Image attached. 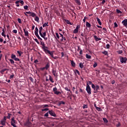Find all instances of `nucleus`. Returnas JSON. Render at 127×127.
<instances>
[{"instance_id":"f03ea898","label":"nucleus","mask_w":127,"mask_h":127,"mask_svg":"<svg viewBox=\"0 0 127 127\" xmlns=\"http://www.w3.org/2000/svg\"><path fill=\"white\" fill-rule=\"evenodd\" d=\"M86 90L87 93L88 94V95H91V87H90V85L88 83L86 84Z\"/></svg>"},{"instance_id":"393cba45","label":"nucleus","mask_w":127,"mask_h":127,"mask_svg":"<svg viewBox=\"0 0 127 127\" xmlns=\"http://www.w3.org/2000/svg\"><path fill=\"white\" fill-rule=\"evenodd\" d=\"M5 122L4 120H1L0 123L2 126H5Z\"/></svg>"},{"instance_id":"bf43d9fd","label":"nucleus","mask_w":127,"mask_h":127,"mask_svg":"<svg viewBox=\"0 0 127 127\" xmlns=\"http://www.w3.org/2000/svg\"><path fill=\"white\" fill-rule=\"evenodd\" d=\"M14 60H15V61H19V59H18L17 58H15L14 59Z\"/></svg>"},{"instance_id":"0e129e2a","label":"nucleus","mask_w":127,"mask_h":127,"mask_svg":"<svg viewBox=\"0 0 127 127\" xmlns=\"http://www.w3.org/2000/svg\"><path fill=\"white\" fill-rule=\"evenodd\" d=\"M96 110L98 111V112H100V111H101V108L96 107Z\"/></svg>"},{"instance_id":"aec40b11","label":"nucleus","mask_w":127,"mask_h":127,"mask_svg":"<svg viewBox=\"0 0 127 127\" xmlns=\"http://www.w3.org/2000/svg\"><path fill=\"white\" fill-rule=\"evenodd\" d=\"M23 31L25 33V36H28V31H26L25 29H23Z\"/></svg>"},{"instance_id":"4d7b16f0","label":"nucleus","mask_w":127,"mask_h":127,"mask_svg":"<svg viewBox=\"0 0 127 127\" xmlns=\"http://www.w3.org/2000/svg\"><path fill=\"white\" fill-rule=\"evenodd\" d=\"M118 53V54H123V51H119Z\"/></svg>"},{"instance_id":"3c124183","label":"nucleus","mask_w":127,"mask_h":127,"mask_svg":"<svg viewBox=\"0 0 127 127\" xmlns=\"http://www.w3.org/2000/svg\"><path fill=\"white\" fill-rule=\"evenodd\" d=\"M55 94L56 95H59V94H61V92L60 91H56Z\"/></svg>"},{"instance_id":"6ab92c4d","label":"nucleus","mask_w":127,"mask_h":127,"mask_svg":"<svg viewBox=\"0 0 127 127\" xmlns=\"http://www.w3.org/2000/svg\"><path fill=\"white\" fill-rule=\"evenodd\" d=\"M96 19H97V21L99 23V25H102V22H101L100 18L97 17Z\"/></svg>"},{"instance_id":"b1692460","label":"nucleus","mask_w":127,"mask_h":127,"mask_svg":"<svg viewBox=\"0 0 127 127\" xmlns=\"http://www.w3.org/2000/svg\"><path fill=\"white\" fill-rule=\"evenodd\" d=\"M35 35L37 37L38 39L41 40V41H42V38H41L40 36H39V35H38V34H35Z\"/></svg>"},{"instance_id":"7c9ffc66","label":"nucleus","mask_w":127,"mask_h":127,"mask_svg":"<svg viewBox=\"0 0 127 127\" xmlns=\"http://www.w3.org/2000/svg\"><path fill=\"white\" fill-rule=\"evenodd\" d=\"M61 105H65V102H64V101H60L59 103V106H60Z\"/></svg>"},{"instance_id":"58836bf2","label":"nucleus","mask_w":127,"mask_h":127,"mask_svg":"<svg viewBox=\"0 0 127 127\" xmlns=\"http://www.w3.org/2000/svg\"><path fill=\"white\" fill-rule=\"evenodd\" d=\"M98 66V64H97V63L95 62L94 64L93 65V67L94 68H96V67H97Z\"/></svg>"},{"instance_id":"9b49d317","label":"nucleus","mask_w":127,"mask_h":127,"mask_svg":"<svg viewBox=\"0 0 127 127\" xmlns=\"http://www.w3.org/2000/svg\"><path fill=\"white\" fill-rule=\"evenodd\" d=\"M25 125L27 127H31V126H32V124H31V123H30V122H29V121H28L26 122V123H25Z\"/></svg>"},{"instance_id":"69168bd1","label":"nucleus","mask_w":127,"mask_h":127,"mask_svg":"<svg viewBox=\"0 0 127 127\" xmlns=\"http://www.w3.org/2000/svg\"><path fill=\"white\" fill-rule=\"evenodd\" d=\"M20 3H21L22 5L24 4V2L23 0H20Z\"/></svg>"},{"instance_id":"49530a36","label":"nucleus","mask_w":127,"mask_h":127,"mask_svg":"<svg viewBox=\"0 0 127 127\" xmlns=\"http://www.w3.org/2000/svg\"><path fill=\"white\" fill-rule=\"evenodd\" d=\"M44 111H49V108H45L44 109H42V112H44Z\"/></svg>"},{"instance_id":"6e6d98bb","label":"nucleus","mask_w":127,"mask_h":127,"mask_svg":"<svg viewBox=\"0 0 127 127\" xmlns=\"http://www.w3.org/2000/svg\"><path fill=\"white\" fill-rule=\"evenodd\" d=\"M75 72L78 74V75H80V71L78 70V69H75Z\"/></svg>"},{"instance_id":"f704fd0d","label":"nucleus","mask_w":127,"mask_h":127,"mask_svg":"<svg viewBox=\"0 0 127 127\" xmlns=\"http://www.w3.org/2000/svg\"><path fill=\"white\" fill-rule=\"evenodd\" d=\"M17 53L18 54H19V56H21V54H23V53H22V52H20L19 51H17Z\"/></svg>"},{"instance_id":"e433bc0d","label":"nucleus","mask_w":127,"mask_h":127,"mask_svg":"<svg viewBox=\"0 0 127 127\" xmlns=\"http://www.w3.org/2000/svg\"><path fill=\"white\" fill-rule=\"evenodd\" d=\"M53 91L55 94L56 92H57V88L56 87H54L53 89Z\"/></svg>"},{"instance_id":"72a5a7b5","label":"nucleus","mask_w":127,"mask_h":127,"mask_svg":"<svg viewBox=\"0 0 127 127\" xmlns=\"http://www.w3.org/2000/svg\"><path fill=\"white\" fill-rule=\"evenodd\" d=\"M86 57L87 59H91V58H92V57H91V56H90L88 54L86 55Z\"/></svg>"},{"instance_id":"ea45409f","label":"nucleus","mask_w":127,"mask_h":127,"mask_svg":"<svg viewBox=\"0 0 127 127\" xmlns=\"http://www.w3.org/2000/svg\"><path fill=\"white\" fill-rule=\"evenodd\" d=\"M9 61H10V63H11V64H14V61L12 59H10Z\"/></svg>"},{"instance_id":"c85d7f7f","label":"nucleus","mask_w":127,"mask_h":127,"mask_svg":"<svg viewBox=\"0 0 127 127\" xmlns=\"http://www.w3.org/2000/svg\"><path fill=\"white\" fill-rule=\"evenodd\" d=\"M35 21H37V22H39V17L37 16H35Z\"/></svg>"},{"instance_id":"cd10ccee","label":"nucleus","mask_w":127,"mask_h":127,"mask_svg":"<svg viewBox=\"0 0 127 127\" xmlns=\"http://www.w3.org/2000/svg\"><path fill=\"white\" fill-rule=\"evenodd\" d=\"M79 67L81 68V69H83L84 68V65L83 64V63H79Z\"/></svg>"},{"instance_id":"9d476101","label":"nucleus","mask_w":127,"mask_h":127,"mask_svg":"<svg viewBox=\"0 0 127 127\" xmlns=\"http://www.w3.org/2000/svg\"><path fill=\"white\" fill-rule=\"evenodd\" d=\"M52 72L53 75H54L55 77H56V73L57 72V70H56V69H53L52 70Z\"/></svg>"},{"instance_id":"4c0bfd02","label":"nucleus","mask_w":127,"mask_h":127,"mask_svg":"<svg viewBox=\"0 0 127 127\" xmlns=\"http://www.w3.org/2000/svg\"><path fill=\"white\" fill-rule=\"evenodd\" d=\"M46 26H48V22H47V23H45L43 25V27H46Z\"/></svg>"},{"instance_id":"1a4fd4ad","label":"nucleus","mask_w":127,"mask_h":127,"mask_svg":"<svg viewBox=\"0 0 127 127\" xmlns=\"http://www.w3.org/2000/svg\"><path fill=\"white\" fill-rule=\"evenodd\" d=\"M48 113L52 117H56V114H55V112H54V111H53V110H50V111H49Z\"/></svg>"},{"instance_id":"412c9836","label":"nucleus","mask_w":127,"mask_h":127,"mask_svg":"<svg viewBox=\"0 0 127 127\" xmlns=\"http://www.w3.org/2000/svg\"><path fill=\"white\" fill-rule=\"evenodd\" d=\"M64 21L66 22L67 24H69L70 25H72L71 22H70L68 20L64 19Z\"/></svg>"},{"instance_id":"a211bd4d","label":"nucleus","mask_w":127,"mask_h":127,"mask_svg":"<svg viewBox=\"0 0 127 127\" xmlns=\"http://www.w3.org/2000/svg\"><path fill=\"white\" fill-rule=\"evenodd\" d=\"M74 0L76 3H77V4H78V5H81V1H80V0Z\"/></svg>"},{"instance_id":"680f3d73","label":"nucleus","mask_w":127,"mask_h":127,"mask_svg":"<svg viewBox=\"0 0 127 127\" xmlns=\"http://www.w3.org/2000/svg\"><path fill=\"white\" fill-rule=\"evenodd\" d=\"M12 32H13V33L16 34V33H17V30H13L12 31Z\"/></svg>"},{"instance_id":"864d4df0","label":"nucleus","mask_w":127,"mask_h":127,"mask_svg":"<svg viewBox=\"0 0 127 127\" xmlns=\"http://www.w3.org/2000/svg\"><path fill=\"white\" fill-rule=\"evenodd\" d=\"M24 9H26V10L28 9V6L27 5L24 6Z\"/></svg>"},{"instance_id":"2eb2a0df","label":"nucleus","mask_w":127,"mask_h":127,"mask_svg":"<svg viewBox=\"0 0 127 127\" xmlns=\"http://www.w3.org/2000/svg\"><path fill=\"white\" fill-rule=\"evenodd\" d=\"M49 68H50V64H49V63H48L45 66V68L46 69V70H48Z\"/></svg>"},{"instance_id":"bb28decb","label":"nucleus","mask_w":127,"mask_h":127,"mask_svg":"<svg viewBox=\"0 0 127 127\" xmlns=\"http://www.w3.org/2000/svg\"><path fill=\"white\" fill-rule=\"evenodd\" d=\"M103 122L105 124H108V120L106 118H103Z\"/></svg>"},{"instance_id":"e2e57ef3","label":"nucleus","mask_w":127,"mask_h":127,"mask_svg":"<svg viewBox=\"0 0 127 127\" xmlns=\"http://www.w3.org/2000/svg\"><path fill=\"white\" fill-rule=\"evenodd\" d=\"M38 60H35L34 62V63H35V64H36L37 63H38Z\"/></svg>"},{"instance_id":"603ef678","label":"nucleus","mask_w":127,"mask_h":127,"mask_svg":"<svg viewBox=\"0 0 127 127\" xmlns=\"http://www.w3.org/2000/svg\"><path fill=\"white\" fill-rule=\"evenodd\" d=\"M65 90H66V91H67L68 92H70V89L68 88V87H65Z\"/></svg>"},{"instance_id":"a878e982","label":"nucleus","mask_w":127,"mask_h":127,"mask_svg":"<svg viewBox=\"0 0 127 127\" xmlns=\"http://www.w3.org/2000/svg\"><path fill=\"white\" fill-rule=\"evenodd\" d=\"M49 80L52 83H54V81H53V78L51 75H49Z\"/></svg>"},{"instance_id":"2f4dec72","label":"nucleus","mask_w":127,"mask_h":127,"mask_svg":"<svg viewBox=\"0 0 127 127\" xmlns=\"http://www.w3.org/2000/svg\"><path fill=\"white\" fill-rule=\"evenodd\" d=\"M35 34H38V28L37 27L35 28Z\"/></svg>"},{"instance_id":"f257e3e1","label":"nucleus","mask_w":127,"mask_h":127,"mask_svg":"<svg viewBox=\"0 0 127 127\" xmlns=\"http://www.w3.org/2000/svg\"><path fill=\"white\" fill-rule=\"evenodd\" d=\"M91 87L94 90L93 93H94V94H97V93L99 92L98 91L100 89V86H99V85H95L94 84H92Z\"/></svg>"},{"instance_id":"4be33fe9","label":"nucleus","mask_w":127,"mask_h":127,"mask_svg":"<svg viewBox=\"0 0 127 127\" xmlns=\"http://www.w3.org/2000/svg\"><path fill=\"white\" fill-rule=\"evenodd\" d=\"M56 35H54L55 38H56L57 39H59V38H60V36H59V34H58V33H56Z\"/></svg>"},{"instance_id":"5701e85b","label":"nucleus","mask_w":127,"mask_h":127,"mask_svg":"<svg viewBox=\"0 0 127 127\" xmlns=\"http://www.w3.org/2000/svg\"><path fill=\"white\" fill-rule=\"evenodd\" d=\"M86 26L90 28V27H91V24L88 22H86Z\"/></svg>"},{"instance_id":"20e7f679","label":"nucleus","mask_w":127,"mask_h":127,"mask_svg":"<svg viewBox=\"0 0 127 127\" xmlns=\"http://www.w3.org/2000/svg\"><path fill=\"white\" fill-rule=\"evenodd\" d=\"M14 124H16V121L14 120V117H12L11 119V125L13 127H16V125Z\"/></svg>"},{"instance_id":"c03bdc74","label":"nucleus","mask_w":127,"mask_h":127,"mask_svg":"<svg viewBox=\"0 0 127 127\" xmlns=\"http://www.w3.org/2000/svg\"><path fill=\"white\" fill-rule=\"evenodd\" d=\"M88 108V105H83V109H87Z\"/></svg>"},{"instance_id":"c756f323","label":"nucleus","mask_w":127,"mask_h":127,"mask_svg":"<svg viewBox=\"0 0 127 127\" xmlns=\"http://www.w3.org/2000/svg\"><path fill=\"white\" fill-rule=\"evenodd\" d=\"M43 29V28L42 27V26H41L39 28V34H41V33L42 32V30Z\"/></svg>"},{"instance_id":"6e6552de","label":"nucleus","mask_w":127,"mask_h":127,"mask_svg":"<svg viewBox=\"0 0 127 127\" xmlns=\"http://www.w3.org/2000/svg\"><path fill=\"white\" fill-rule=\"evenodd\" d=\"M43 51H44V52H45L46 54H50V53H51L50 51L48 50V47H46V48L43 49Z\"/></svg>"},{"instance_id":"de8ad7c7","label":"nucleus","mask_w":127,"mask_h":127,"mask_svg":"<svg viewBox=\"0 0 127 127\" xmlns=\"http://www.w3.org/2000/svg\"><path fill=\"white\" fill-rule=\"evenodd\" d=\"M50 55H51L52 58H54V59H55V58H54V56L53 55V53L51 52V53L50 54Z\"/></svg>"},{"instance_id":"ddd939ff","label":"nucleus","mask_w":127,"mask_h":127,"mask_svg":"<svg viewBox=\"0 0 127 127\" xmlns=\"http://www.w3.org/2000/svg\"><path fill=\"white\" fill-rule=\"evenodd\" d=\"M122 23L124 25V26H126L127 27V19H126L122 21Z\"/></svg>"},{"instance_id":"5fc2aeb1","label":"nucleus","mask_w":127,"mask_h":127,"mask_svg":"<svg viewBox=\"0 0 127 127\" xmlns=\"http://www.w3.org/2000/svg\"><path fill=\"white\" fill-rule=\"evenodd\" d=\"M106 48L107 49H110V44H108L106 45Z\"/></svg>"},{"instance_id":"c9c22d12","label":"nucleus","mask_w":127,"mask_h":127,"mask_svg":"<svg viewBox=\"0 0 127 127\" xmlns=\"http://www.w3.org/2000/svg\"><path fill=\"white\" fill-rule=\"evenodd\" d=\"M102 54H104V55H108V51H104V52H102Z\"/></svg>"},{"instance_id":"338daca9","label":"nucleus","mask_w":127,"mask_h":127,"mask_svg":"<svg viewBox=\"0 0 127 127\" xmlns=\"http://www.w3.org/2000/svg\"><path fill=\"white\" fill-rule=\"evenodd\" d=\"M48 116H49V115L48 114V112L45 114V115H44V117H48Z\"/></svg>"},{"instance_id":"a18cd8bd","label":"nucleus","mask_w":127,"mask_h":127,"mask_svg":"<svg viewBox=\"0 0 127 127\" xmlns=\"http://www.w3.org/2000/svg\"><path fill=\"white\" fill-rule=\"evenodd\" d=\"M29 80H31V82H32V83H33L34 81V79H33V78L31 77H29Z\"/></svg>"},{"instance_id":"0eeeda50","label":"nucleus","mask_w":127,"mask_h":127,"mask_svg":"<svg viewBox=\"0 0 127 127\" xmlns=\"http://www.w3.org/2000/svg\"><path fill=\"white\" fill-rule=\"evenodd\" d=\"M59 34L60 35V40L61 42H63V40H64V41H66V38H65V37H64V36L63 35V34H61V33H59Z\"/></svg>"},{"instance_id":"052dcab7","label":"nucleus","mask_w":127,"mask_h":127,"mask_svg":"<svg viewBox=\"0 0 127 127\" xmlns=\"http://www.w3.org/2000/svg\"><path fill=\"white\" fill-rule=\"evenodd\" d=\"M34 40H35V41L36 42H37V43L38 44H39V42H38V40H37V38L35 39Z\"/></svg>"},{"instance_id":"39448f33","label":"nucleus","mask_w":127,"mask_h":127,"mask_svg":"<svg viewBox=\"0 0 127 127\" xmlns=\"http://www.w3.org/2000/svg\"><path fill=\"white\" fill-rule=\"evenodd\" d=\"M80 25H77L76 27V28L73 30V33L74 34H76V33H78V32H79V28H80Z\"/></svg>"},{"instance_id":"4468645a","label":"nucleus","mask_w":127,"mask_h":127,"mask_svg":"<svg viewBox=\"0 0 127 127\" xmlns=\"http://www.w3.org/2000/svg\"><path fill=\"white\" fill-rule=\"evenodd\" d=\"M40 36H41L43 38H44V37H45V36H46V32H44L43 33L42 32L41 33V34H40Z\"/></svg>"},{"instance_id":"8fccbe9b","label":"nucleus","mask_w":127,"mask_h":127,"mask_svg":"<svg viewBox=\"0 0 127 127\" xmlns=\"http://www.w3.org/2000/svg\"><path fill=\"white\" fill-rule=\"evenodd\" d=\"M7 70V68H4V69H3L1 70V73H3V72H4V71H6Z\"/></svg>"},{"instance_id":"dca6fc26","label":"nucleus","mask_w":127,"mask_h":127,"mask_svg":"<svg viewBox=\"0 0 127 127\" xmlns=\"http://www.w3.org/2000/svg\"><path fill=\"white\" fill-rule=\"evenodd\" d=\"M93 37H94L95 41H99L102 39L100 38H98V37H97V36H95V35L93 36Z\"/></svg>"},{"instance_id":"774afa93","label":"nucleus","mask_w":127,"mask_h":127,"mask_svg":"<svg viewBox=\"0 0 127 127\" xmlns=\"http://www.w3.org/2000/svg\"><path fill=\"white\" fill-rule=\"evenodd\" d=\"M114 26H115V27H117L118 26V24H117L116 22L114 23Z\"/></svg>"},{"instance_id":"79ce46f5","label":"nucleus","mask_w":127,"mask_h":127,"mask_svg":"<svg viewBox=\"0 0 127 127\" xmlns=\"http://www.w3.org/2000/svg\"><path fill=\"white\" fill-rule=\"evenodd\" d=\"M116 11L117 13H122V11H120L119 9H116Z\"/></svg>"},{"instance_id":"13d9d810","label":"nucleus","mask_w":127,"mask_h":127,"mask_svg":"<svg viewBox=\"0 0 127 127\" xmlns=\"http://www.w3.org/2000/svg\"><path fill=\"white\" fill-rule=\"evenodd\" d=\"M14 77V74L11 75L9 77L10 79H12Z\"/></svg>"},{"instance_id":"f3484780","label":"nucleus","mask_w":127,"mask_h":127,"mask_svg":"<svg viewBox=\"0 0 127 127\" xmlns=\"http://www.w3.org/2000/svg\"><path fill=\"white\" fill-rule=\"evenodd\" d=\"M72 67H75L76 66V63L74 62V61H70Z\"/></svg>"},{"instance_id":"7ed1b4c3","label":"nucleus","mask_w":127,"mask_h":127,"mask_svg":"<svg viewBox=\"0 0 127 127\" xmlns=\"http://www.w3.org/2000/svg\"><path fill=\"white\" fill-rule=\"evenodd\" d=\"M120 62H121V63H125V64L127 63V57H120Z\"/></svg>"},{"instance_id":"37998d69","label":"nucleus","mask_w":127,"mask_h":127,"mask_svg":"<svg viewBox=\"0 0 127 127\" xmlns=\"http://www.w3.org/2000/svg\"><path fill=\"white\" fill-rule=\"evenodd\" d=\"M1 35H2V36H3V37H4V38H5V37L6 36V35H5V34H4V32H2L1 33Z\"/></svg>"},{"instance_id":"473e14b6","label":"nucleus","mask_w":127,"mask_h":127,"mask_svg":"<svg viewBox=\"0 0 127 127\" xmlns=\"http://www.w3.org/2000/svg\"><path fill=\"white\" fill-rule=\"evenodd\" d=\"M16 58V56H15V55H14V54H12L11 56V58L12 59H13V60H14L15 58Z\"/></svg>"},{"instance_id":"f8f14e48","label":"nucleus","mask_w":127,"mask_h":127,"mask_svg":"<svg viewBox=\"0 0 127 127\" xmlns=\"http://www.w3.org/2000/svg\"><path fill=\"white\" fill-rule=\"evenodd\" d=\"M40 45L42 46V49H44L46 47L45 46V43L44 42L40 41Z\"/></svg>"},{"instance_id":"423d86ee","label":"nucleus","mask_w":127,"mask_h":127,"mask_svg":"<svg viewBox=\"0 0 127 127\" xmlns=\"http://www.w3.org/2000/svg\"><path fill=\"white\" fill-rule=\"evenodd\" d=\"M26 13L27 14H30V16H32V17H35L36 16V14H35L34 12H32L31 11H27L26 12Z\"/></svg>"},{"instance_id":"09e8293b","label":"nucleus","mask_w":127,"mask_h":127,"mask_svg":"<svg viewBox=\"0 0 127 127\" xmlns=\"http://www.w3.org/2000/svg\"><path fill=\"white\" fill-rule=\"evenodd\" d=\"M17 21H18V22L19 23H22L21 19H20V18H18L17 19Z\"/></svg>"},{"instance_id":"a19ab883","label":"nucleus","mask_w":127,"mask_h":127,"mask_svg":"<svg viewBox=\"0 0 127 127\" xmlns=\"http://www.w3.org/2000/svg\"><path fill=\"white\" fill-rule=\"evenodd\" d=\"M10 116H11V114L8 113V115L6 116L7 119H10Z\"/></svg>"}]
</instances>
